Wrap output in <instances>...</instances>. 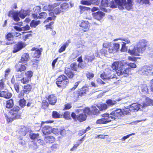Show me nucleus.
Returning a JSON list of instances; mask_svg holds the SVG:
<instances>
[{
  "mask_svg": "<svg viewBox=\"0 0 153 153\" xmlns=\"http://www.w3.org/2000/svg\"><path fill=\"white\" fill-rule=\"evenodd\" d=\"M147 43L148 41L145 39L140 40L133 49L128 50V52L132 55H140V54H142L146 50Z\"/></svg>",
  "mask_w": 153,
  "mask_h": 153,
  "instance_id": "1",
  "label": "nucleus"
},
{
  "mask_svg": "<svg viewBox=\"0 0 153 153\" xmlns=\"http://www.w3.org/2000/svg\"><path fill=\"white\" fill-rule=\"evenodd\" d=\"M20 108L18 106L15 105L9 111V113L11 117L5 116L6 120L8 123L12 122L14 120L19 119L21 118V112L20 111Z\"/></svg>",
  "mask_w": 153,
  "mask_h": 153,
  "instance_id": "2",
  "label": "nucleus"
},
{
  "mask_svg": "<svg viewBox=\"0 0 153 153\" xmlns=\"http://www.w3.org/2000/svg\"><path fill=\"white\" fill-rule=\"evenodd\" d=\"M131 111L130 108H125L122 111L121 109H117L112 111L110 113V117L111 119L115 120L117 117H120L123 114H129Z\"/></svg>",
  "mask_w": 153,
  "mask_h": 153,
  "instance_id": "3",
  "label": "nucleus"
},
{
  "mask_svg": "<svg viewBox=\"0 0 153 153\" xmlns=\"http://www.w3.org/2000/svg\"><path fill=\"white\" fill-rule=\"evenodd\" d=\"M109 72L110 73L108 74H102L100 75V77L105 81H103L101 79H99L97 81L98 83L100 85H105L106 84V83H108V82L106 81L107 80L109 81V80L111 79H117L115 74L113 73V72L111 71H110Z\"/></svg>",
  "mask_w": 153,
  "mask_h": 153,
  "instance_id": "4",
  "label": "nucleus"
},
{
  "mask_svg": "<svg viewBox=\"0 0 153 153\" xmlns=\"http://www.w3.org/2000/svg\"><path fill=\"white\" fill-rule=\"evenodd\" d=\"M56 83L58 87L64 88L69 84V80L65 75L62 74L57 78Z\"/></svg>",
  "mask_w": 153,
  "mask_h": 153,
  "instance_id": "5",
  "label": "nucleus"
},
{
  "mask_svg": "<svg viewBox=\"0 0 153 153\" xmlns=\"http://www.w3.org/2000/svg\"><path fill=\"white\" fill-rule=\"evenodd\" d=\"M89 91V88L86 86H84L78 89L76 92H74L73 94L75 97L79 99L80 97L86 95L87 93Z\"/></svg>",
  "mask_w": 153,
  "mask_h": 153,
  "instance_id": "6",
  "label": "nucleus"
},
{
  "mask_svg": "<svg viewBox=\"0 0 153 153\" xmlns=\"http://www.w3.org/2000/svg\"><path fill=\"white\" fill-rule=\"evenodd\" d=\"M131 68L129 66L121 67L120 69L117 71V74L119 76H123L127 77L131 74Z\"/></svg>",
  "mask_w": 153,
  "mask_h": 153,
  "instance_id": "7",
  "label": "nucleus"
},
{
  "mask_svg": "<svg viewBox=\"0 0 153 153\" xmlns=\"http://www.w3.org/2000/svg\"><path fill=\"white\" fill-rule=\"evenodd\" d=\"M23 89L18 94V97L19 98H22L25 94H27L31 91L32 86L30 84H27L23 86Z\"/></svg>",
  "mask_w": 153,
  "mask_h": 153,
  "instance_id": "8",
  "label": "nucleus"
},
{
  "mask_svg": "<svg viewBox=\"0 0 153 153\" xmlns=\"http://www.w3.org/2000/svg\"><path fill=\"white\" fill-rule=\"evenodd\" d=\"M72 118L75 121L82 122L86 120L87 116L85 114L80 113L77 115L74 112H72L71 114Z\"/></svg>",
  "mask_w": 153,
  "mask_h": 153,
  "instance_id": "9",
  "label": "nucleus"
},
{
  "mask_svg": "<svg viewBox=\"0 0 153 153\" xmlns=\"http://www.w3.org/2000/svg\"><path fill=\"white\" fill-rule=\"evenodd\" d=\"M110 116V114H108L105 113L102 114V116L104 118L97 120L96 121V125L99 124H106L111 122L110 118L112 119Z\"/></svg>",
  "mask_w": 153,
  "mask_h": 153,
  "instance_id": "10",
  "label": "nucleus"
},
{
  "mask_svg": "<svg viewBox=\"0 0 153 153\" xmlns=\"http://www.w3.org/2000/svg\"><path fill=\"white\" fill-rule=\"evenodd\" d=\"M84 114L90 116L96 114V106L95 105H92L90 108L86 107L83 110Z\"/></svg>",
  "mask_w": 153,
  "mask_h": 153,
  "instance_id": "11",
  "label": "nucleus"
},
{
  "mask_svg": "<svg viewBox=\"0 0 153 153\" xmlns=\"http://www.w3.org/2000/svg\"><path fill=\"white\" fill-rule=\"evenodd\" d=\"M128 66V64L124 61H123L115 62L112 65V69L114 70L120 69L121 67Z\"/></svg>",
  "mask_w": 153,
  "mask_h": 153,
  "instance_id": "12",
  "label": "nucleus"
},
{
  "mask_svg": "<svg viewBox=\"0 0 153 153\" xmlns=\"http://www.w3.org/2000/svg\"><path fill=\"white\" fill-rule=\"evenodd\" d=\"M26 46L25 42L22 41L18 42L14 45L12 52L16 53L25 48Z\"/></svg>",
  "mask_w": 153,
  "mask_h": 153,
  "instance_id": "13",
  "label": "nucleus"
},
{
  "mask_svg": "<svg viewBox=\"0 0 153 153\" xmlns=\"http://www.w3.org/2000/svg\"><path fill=\"white\" fill-rule=\"evenodd\" d=\"M141 71L143 74L150 76L153 73V67L152 66H144L142 68Z\"/></svg>",
  "mask_w": 153,
  "mask_h": 153,
  "instance_id": "14",
  "label": "nucleus"
},
{
  "mask_svg": "<svg viewBox=\"0 0 153 153\" xmlns=\"http://www.w3.org/2000/svg\"><path fill=\"white\" fill-rule=\"evenodd\" d=\"M49 103L52 105H54L56 103L57 99L55 94L49 95L47 98Z\"/></svg>",
  "mask_w": 153,
  "mask_h": 153,
  "instance_id": "15",
  "label": "nucleus"
},
{
  "mask_svg": "<svg viewBox=\"0 0 153 153\" xmlns=\"http://www.w3.org/2000/svg\"><path fill=\"white\" fill-rule=\"evenodd\" d=\"M8 16L9 17H12L15 21L18 22L20 20L19 13L18 11H13L11 10L9 11Z\"/></svg>",
  "mask_w": 153,
  "mask_h": 153,
  "instance_id": "16",
  "label": "nucleus"
},
{
  "mask_svg": "<svg viewBox=\"0 0 153 153\" xmlns=\"http://www.w3.org/2000/svg\"><path fill=\"white\" fill-rule=\"evenodd\" d=\"M13 33L9 32L5 35V39L7 41L5 44L6 45H12L13 43Z\"/></svg>",
  "mask_w": 153,
  "mask_h": 153,
  "instance_id": "17",
  "label": "nucleus"
},
{
  "mask_svg": "<svg viewBox=\"0 0 153 153\" xmlns=\"http://www.w3.org/2000/svg\"><path fill=\"white\" fill-rule=\"evenodd\" d=\"M144 105L137 103H133L131 105H130L129 106L130 108V110L132 111H137L140 108L143 107Z\"/></svg>",
  "mask_w": 153,
  "mask_h": 153,
  "instance_id": "18",
  "label": "nucleus"
},
{
  "mask_svg": "<svg viewBox=\"0 0 153 153\" xmlns=\"http://www.w3.org/2000/svg\"><path fill=\"white\" fill-rule=\"evenodd\" d=\"M96 106L99 110L96 108V115L100 113L101 111L106 110L108 108V105L106 104H98Z\"/></svg>",
  "mask_w": 153,
  "mask_h": 153,
  "instance_id": "19",
  "label": "nucleus"
},
{
  "mask_svg": "<svg viewBox=\"0 0 153 153\" xmlns=\"http://www.w3.org/2000/svg\"><path fill=\"white\" fill-rule=\"evenodd\" d=\"M30 59L29 53H24L22 56L19 62L25 64Z\"/></svg>",
  "mask_w": 153,
  "mask_h": 153,
  "instance_id": "20",
  "label": "nucleus"
},
{
  "mask_svg": "<svg viewBox=\"0 0 153 153\" xmlns=\"http://www.w3.org/2000/svg\"><path fill=\"white\" fill-rule=\"evenodd\" d=\"M15 68L16 71L22 72L25 71L27 67L25 65L17 64L15 66Z\"/></svg>",
  "mask_w": 153,
  "mask_h": 153,
  "instance_id": "21",
  "label": "nucleus"
},
{
  "mask_svg": "<svg viewBox=\"0 0 153 153\" xmlns=\"http://www.w3.org/2000/svg\"><path fill=\"white\" fill-rule=\"evenodd\" d=\"M44 140L47 143L51 144L55 142L56 139L52 136H46L44 137Z\"/></svg>",
  "mask_w": 153,
  "mask_h": 153,
  "instance_id": "22",
  "label": "nucleus"
},
{
  "mask_svg": "<svg viewBox=\"0 0 153 153\" xmlns=\"http://www.w3.org/2000/svg\"><path fill=\"white\" fill-rule=\"evenodd\" d=\"M0 97H4L6 99H9L12 96L11 93L9 92L7 90L2 91H0Z\"/></svg>",
  "mask_w": 153,
  "mask_h": 153,
  "instance_id": "23",
  "label": "nucleus"
},
{
  "mask_svg": "<svg viewBox=\"0 0 153 153\" xmlns=\"http://www.w3.org/2000/svg\"><path fill=\"white\" fill-rule=\"evenodd\" d=\"M79 26L83 29H82L83 31L85 32L89 29L90 26L88 21H83L79 25Z\"/></svg>",
  "mask_w": 153,
  "mask_h": 153,
  "instance_id": "24",
  "label": "nucleus"
},
{
  "mask_svg": "<svg viewBox=\"0 0 153 153\" xmlns=\"http://www.w3.org/2000/svg\"><path fill=\"white\" fill-rule=\"evenodd\" d=\"M64 73L66 75V76L68 79H72L75 75L74 72L70 70L69 68H68L67 69H65Z\"/></svg>",
  "mask_w": 153,
  "mask_h": 153,
  "instance_id": "25",
  "label": "nucleus"
},
{
  "mask_svg": "<svg viewBox=\"0 0 153 153\" xmlns=\"http://www.w3.org/2000/svg\"><path fill=\"white\" fill-rule=\"evenodd\" d=\"M31 51H34L33 53V56L34 57L39 58L40 56L41 53V51L39 49L35 47H33L31 49Z\"/></svg>",
  "mask_w": 153,
  "mask_h": 153,
  "instance_id": "26",
  "label": "nucleus"
},
{
  "mask_svg": "<svg viewBox=\"0 0 153 153\" xmlns=\"http://www.w3.org/2000/svg\"><path fill=\"white\" fill-rule=\"evenodd\" d=\"M119 6V9L123 10L125 8L127 2L126 0H114Z\"/></svg>",
  "mask_w": 153,
  "mask_h": 153,
  "instance_id": "27",
  "label": "nucleus"
},
{
  "mask_svg": "<svg viewBox=\"0 0 153 153\" xmlns=\"http://www.w3.org/2000/svg\"><path fill=\"white\" fill-rule=\"evenodd\" d=\"M120 100H117L108 99L106 101V103L108 106H112L117 103V101H120Z\"/></svg>",
  "mask_w": 153,
  "mask_h": 153,
  "instance_id": "28",
  "label": "nucleus"
},
{
  "mask_svg": "<svg viewBox=\"0 0 153 153\" xmlns=\"http://www.w3.org/2000/svg\"><path fill=\"white\" fill-rule=\"evenodd\" d=\"M70 43V40H68L59 49L58 52L61 53L65 51L66 47L68 46L69 44Z\"/></svg>",
  "mask_w": 153,
  "mask_h": 153,
  "instance_id": "29",
  "label": "nucleus"
},
{
  "mask_svg": "<svg viewBox=\"0 0 153 153\" xmlns=\"http://www.w3.org/2000/svg\"><path fill=\"white\" fill-rule=\"evenodd\" d=\"M41 9V7L40 6H37L36 7L34 11L35 12L34 13H33L32 15L33 17L35 19H39V16H38L37 15L36 13H39Z\"/></svg>",
  "mask_w": 153,
  "mask_h": 153,
  "instance_id": "30",
  "label": "nucleus"
},
{
  "mask_svg": "<svg viewBox=\"0 0 153 153\" xmlns=\"http://www.w3.org/2000/svg\"><path fill=\"white\" fill-rule=\"evenodd\" d=\"M42 131L45 135L50 134L51 132V128L48 126H45L42 128Z\"/></svg>",
  "mask_w": 153,
  "mask_h": 153,
  "instance_id": "31",
  "label": "nucleus"
},
{
  "mask_svg": "<svg viewBox=\"0 0 153 153\" xmlns=\"http://www.w3.org/2000/svg\"><path fill=\"white\" fill-rule=\"evenodd\" d=\"M14 105L13 100L11 99L7 101L5 107L7 108L10 109L12 108Z\"/></svg>",
  "mask_w": 153,
  "mask_h": 153,
  "instance_id": "32",
  "label": "nucleus"
},
{
  "mask_svg": "<svg viewBox=\"0 0 153 153\" xmlns=\"http://www.w3.org/2000/svg\"><path fill=\"white\" fill-rule=\"evenodd\" d=\"M30 139L33 140H34L36 139L37 141H43V140H41L39 138V134L38 133L35 134L32 133L30 134Z\"/></svg>",
  "mask_w": 153,
  "mask_h": 153,
  "instance_id": "33",
  "label": "nucleus"
},
{
  "mask_svg": "<svg viewBox=\"0 0 153 153\" xmlns=\"http://www.w3.org/2000/svg\"><path fill=\"white\" fill-rule=\"evenodd\" d=\"M19 16L22 19H24L28 15V11L25 10H21L19 12Z\"/></svg>",
  "mask_w": 153,
  "mask_h": 153,
  "instance_id": "34",
  "label": "nucleus"
},
{
  "mask_svg": "<svg viewBox=\"0 0 153 153\" xmlns=\"http://www.w3.org/2000/svg\"><path fill=\"white\" fill-rule=\"evenodd\" d=\"M105 15V13L102 12L98 11L96 12V19L100 21Z\"/></svg>",
  "mask_w": 153,
  "mask_h": 153,
  "instance_id": "35",
  "label": "nucleus"
},
{
  "mask_svg": "<svg viewBox=\"0 0 153 153\" xmlns=\"http://www.w3.org/2000/svg\"><path fill=\"white\" fill-rule=\"evenodd\" d=\"M94 0H89V1L82 0L80 1V4L83 5L90 6L94 3Z\"/></svg>",
  "mask_w": 153,
  "mask_h": 153,
  "instance_id": "36",
  "label": "nucleus"
},
{
  "mask_svg": "<svg viewBox=\"0 0 153 153\" xmlns=\"http://www.w3.org/2000/svg\"><path fill=\"white\" fill-rule=\"evenodd\" d=\"M79 8L80 9V12L81 13H83L85 11H88L90 10H91V8L89 7H87L80 5L79 6Z\"/></svg>",
  "mask_w": 153,
  "mask_h": 153,
  "instance_id": "37",
  "label": "nucleus"
},
{
  "mask_svg": "<svg viewBox=\"0 0 153 153\" xmlns=\"http://www.w3.org/2000/svg\"><path fill=\"white\" fill-rule=\"evenodd\" d=\"M77 61L79 62V63L78 64V67L82 69L85 66L82 63L83 62V60L82 56H80L77 58Z\"/></svg>",
  "mask_w": 153,
  "mask_h": 153,
  "instance_id": "38",
  "label": "nucleus"
},
{
  "mask_svg": "<svg viewBox=\"0 0 153 153\" xmlns=\"http://www.w3.org/2000/svg\"><path fill=\"white\" fill-rule=\"evenodd\" d=\"M36 103V101L35 100L33 99L29 100L26 106L27 107H33L34 106Z\"/></svg>",
  "mask_w": 153,
  "mask_h": 153,
  "instance_id": "39",
  "label": "nucleus"
},
{
  "mask_svg": "<svg viewBox=\"0 0 153 153\" xmlns=\"http://www.w3.org/2000/svg\"><path fill=\"white\" fill-rule=\"evenodd\" d=\"M52 116L54 119L59 118L62 117V115H60L57 111H53L52 112Z\"/></svg>",
  "mask_w": 153,
  "mask_h": 153,
  "instance_id": "40",
  "label": "nucleus"
},
{
  "mask_svg": "<svg viewBox=\"0 0 153 153\" xmlns=\"http://www.w3.org/2000/svg\"><path fill=\"white\" fill-rule=\"evenodd\" d=\"M69 7V5L67 3H63L60 6V8L63 12L68 10Z\"/></svg>",
  "mask_w": 153,
  "mask_h": 153,
  "instance_id": "41",
  "label": "nucleus"
},
{
  "mask_svg": "<svg viewBox=\"0 0 153 153\" xmlns=\"http://www.w3.org/2000/svg\"><path fill=\"white\" fill-rule=\"evenodd\" d=\"M153 105V100L147 97L146 98L145 104H143L142 105H143V107H144L146 106L150 105Z\"/></svg>",
  "mask_w": 153,
  "mask_h": 153,
  "instance_id": "42",
  "label": "nucleus"
},
{
  "mask_svg": "<svg viewBox=\"0 0 153 153\" xmlns=\"http://www.w3.org/2000/svg\"><path fill=\"white\" fill-rule=\"evenodd\" d=\"M132 0H127V2L125 5V8L128 10H129L132 8Z\"/></svg>",
  "mask_w": 153,
  "mask_h": 153,
  "instance_id": "43",
  "label": "nucleus"
},
{
  "mask_svg": "<svg viewBox=\"0 0 153 153\" xmlns=\"http://www.w3.org/2000/svg\"><path fill=\"white\" fill-rule=\"evenodd\" d=\"M19 101V105L22 108H23L26 105V100L24 97L21 98Z\"/></svg>",
  "mask_w": 153,
  "mask_h": 153,
  "instance_id": "44",
  "label": "nucleus"
},
{
  "mask_svg": "<svg viewBox=\"0 0 153 153\" xmlns=\"http://www.w3.org/2000/svg\"><path fill=\"white\" fill-rule=\"evenodd\" d=\"M40 21H35L32 20L30 23V26L31 27H36V26L40 23Z\"/></svg>",
  "mask_w": 153,
  "mask_h": 153,
  "instance_id": "45",
  "label": "nucleus"
},
{
  "mask_svg": "<svg viewBox=\"0 0 153 153\" xmlns=\"http://www.w3.org/2000/svg\"><path fill=\"white\" fill-rule=\"evenodd\" d=\"M78 66L75 62H74L70 65V68L71 70L75 71H77Z\"/></svg>",
  "mask_w": 153,
  "mask_h": 153,
  "instance_id": "46",
  "label": "nucleus"
},
{
  "mask_svg": "<svg viewBox=\"0 0 153 153\" xmlns=\"http://www.w3.org/2000/svg\"><path fill=\"white\" fill-rule=\"evenodd\" d=\"M110 0H101V6L108 7L109 6Z\"/></svg>",
  "mask_w": 153,
  "mask_h": 153,
  "instance_id": "47",
  "label": "nucleus"
},
{
  "mask_svg": "<svg viewBox=\"0 0 153 153\" xmlns=\"http://www.w3.org/2000/svg\"><path fill=\"white\" fill-rule=\"evenodd\" d=\"M33 72L31 71H28L25 73V77L31 80V78L33 75Z\"/></svg>",
  "mask_w": 153,
  "mask_h": 153,
  "instance_id": "48",
  "label": "nucleus"
},
{
  "mask_svg": "<svg viewBox=\"0 0 153 153\" xmlns=\"http://www.w3.org/2000/svg\"><path fill=\"white\" fill-rule=\"evenodd\" d=\"M112 1L111 3L109 4V6H110L111 7V8H117V6H118V7L119 8V6L117 3H116L115 1Z\"/></svg>",
  "mask_w": 153,
  "mask_h": 153,
  "instance_id": "49",
  "label": "nucleus"
},
{
  "mask_svg": "<svg viewBox=\"0 0 153 153\" xmlns=\"http://www.w3.org/2000/svg\"><path fill=\"white\" fill-rule=\"evenodd\" d=\"M39 60L36 59H33L31 60V62L32 63V65L33 67H38V62Z\"/></svg>",
  "mask_w": 153,
  "mask_h": 153,
  "instance_id": "50",
  "label": "nucleus"
},
{
  "mask_svg": "<svg viewBox=\"0 0 153 153\" xmlns=\"http://www.w3.org/2000/svg\"><path fill=\"white\" fill-rule=\"evenodd\" d=\"M87 78L89 79L92 78L94 76V74L91 71H88L86 74Z\"/></svg>",
  "mask_w": 153,
  "mask_h": 153,
  "instance_id": "51",
  "label": "nucleus"
},
{
  "mask_svg": "<svg viewBox=\"0 0 153 153\" xmlns=\"http://www.w3.org/2000/svg\"><path fill=\"white\" fill-rule=\"evenodd\" d=\"M20 81L23 84H25L28 83L29 81H30V80L25 77H23L20 79Z\"/></svg>",
  "mask_w": 153,
  "mask_h": 153,
  "instance_id": "52",
  "label": "nucleus"
},
{
  "mask_svg": "<svg viewBox=\"0 0 153 153\" xmlns=\"http://www.w3.org/2000/svg\"><path fill=\"white\" fill-rule=\"evenodd\" d=\"M141 90L144 93H146L148 91V89L147 86L146 85H142L141 86Z\"/></svg>",
  "mask_w": 153,
  "mask_h": 153,
  "instance_id": "53",
  "label": "nucleus"
},
{
  "mask_svg": "<svg viewBox=\"0 0 153 153\" xmlns=\"http://www.w3.org/2000/svg\"><path fill=\"white\" fill-rule=\"evenodd\" d=\"M114 51L116 52L119 50L120 44L118 43H114L113 44V46Z\"/></svg>",
  "mask_w": 153,
  "mask_h": 153,
  "instance_id": "54",
  "label": "nucleus"
},
{
  "mask_svg": "<svg viewBox=\"0 0 153 153\" xmlns=\"http://www.w3.org/2000/svg\"><path fill=\"white\" fill-rule=\"evenodd\" d=\"M63 117L66 119L69 120L70 119V114L68 111H65L63 114Z\"/></svg>",
  "mask_w": 153,
  "mask_h": 153,
  "instance_id": "55",
  "label": "nucleus"
},
{
  "mask_svg": "<svg viewBox=\"0 0 153 153\" xmlns=\"http://www.w3.org/2000/svg\"><path fill=\"white\" fill-rule=\"evenodd\" d=\"M53 24V22H51L48 24L46 25L45 26V27H46V29L47 30L49 29H50L51 30L53 29V26H52V25Z\"/></svg>",
  "mask_w": 153,
  "mask_h": 153,
  "instance_id": "56",
  "label": "nucleus"
},
{
  "mask_svg": "<svg viewBox=\"0 0 153 153\" xmlns=\"http://www.w3.org/2000/svg\"><path fill=\"white\" fill-rule=\"evenodd\" d=\"M47 16L46 13L45 12H42L39 14V19H45Z\"/></svg>",
  "mask_w": 153,
  "mask_h": 153,
  "instance_id": "57",
  "label": "nucleus"
},
{
  "mask_svg": "<svg viewBox=\"0 0 153 153\" xmlns=\"http://www.w3.org/2000/svg\"><path fill=\"white\" fill-rule=\"evenodd\" d=\"M14 89L16 92L19 93L20 92V85L18 83L14 84L13 85Z\"/></svg>",
  "mask_w": 153,
  "mask_h": 153,
  "instance_id": "58",
  "label": "nucleus"
},
{
  "mask_svg": "<svg viewBox=\"0 0 153 153\" xmlns=\"http://www.w3.org/2000/svg\"><path fill=\"white\" fill-rule=\"evenodd\" d=\"M126 43L124 42H123L122 44V47L121 49V51L122 52H125L126 51L127 48L126 46Z\"/></svg>",
  "mask_w": 153,
  "mask_h": 153,
  "instance_id": "59",
  "label": "nucleus"
},
{
  "mask_svg": "<svg viewBox=\"0 0 153 153\" xmlns=\"http://www.w3.org/2000/svg\"><path fill=\"white\" fill-rule=\"evenodd\" d=\"M59 147V145L57 143L53 144L51 147L50 148L52 151H55Z\"/></svg>",
  "mask_w": 153,
  "mask_h": 153,
  "instance_id": "60",
  "label": "nucleus"
},
{
  "mask_svg": "<svg viewBox=\"0 0 153 153\" xmlns=\"http://www.w3.org/2000/svg\"><path fill=\"white\" fill-rule=\"evenodd\" d=\"M50 104L48 102H47L46 100H44L42 101V106L44 108H46L48 107Z\"/></svg>",
  "mask_w": 153,
  "mask_h": 153,
  "instance_id": "61",
  "label": "nucleus"
},
{
  "mask_svg": "<svg viewBox=\"0 0 153 153\" xmlns=\"http://www.w3.org/2000/svg\"><path fill=\"white\" fill-rule=\"evenodd\" d=\"M138 2L142 4H148L149 3V0H138Z\"/></svg>",
  "mask_w": 153,
  "mask_h": 153,
  "instance_id": "62",
  "label": "nucleus"
},
{
  "mask_svg": "<svg viewBox=\"0 0 153 153\" xmlns=\"http://www.w3.org/2000/svg\"><path fill=\"white\" fill-rule=\"evenodd\" d=\"M54 13L56 14H58L63 12L62 9H60L59 7L56 8L53 10Z\"/></svg>",
  "mask_w": 153,
  "mask_h": 153,
  "instance_id": "63",
  "label": "nucleus"
},
{
  "mask_svg": "<svg viewBox=\"0 0 153 153\" xmlns=\"http://www.w3.org/2000/svg\"><path fill=\"white\" fill-rule=\"evenodd\" d=\"M56 16H53L52 17H48L46 19H45L44 22V23H46L48 22L49 21H51L52 20H54Z\"/></svg>",
  "mask_w": 153,
  "mask_h": 153,
  "instance_id": "64",
  "label": "nucleus"
}]
</instances>
